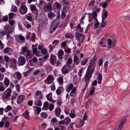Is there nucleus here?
Here are the masks:
<instances>
[{
    "instance_id": "f257e3e1",
    "label": "nucleus",
    "mask_w": 130,
    "mask_h": 130,
    "mask_svg": "<svg viewBox=\"0 0 130 130\" xmlns=\"http://www.w3.org/2000/svg\"><path fill=\"white\" fill-rule=\"evenodd\" d=\"M59 24V22L58 20H54L52 23L50 27V34L52 33L58 27Z\"/></svg>"
},
{
    "instance_id": "f03ea898",
    "label": "nucleus",
    "mask_w": 130,
    "mask_h": 130,
    "mask_svg": "<svg viewBox=\"0 0 130 130\" xmlns=\"http://www.w3.org/2000/svg\"><path fill=\"white\" fill-rule=\"evenodd\" d=\"M19 11L22 14H25L27 11V8L26 6L24 4L21 6V9H19Z\"/></svg>"
},
{
    "instance_id": "7ed1b4c3",
    "label": "nucleus",
    "mask_w": 130,
    "mask_h": 130,
    "mask_svg": "<svg viewBox=\"0 0 130 130\" xmlns=\"http://www.w3.org/2000/svg\"><path fill=\"white\" fill-rule=\"evenodd\" d=\"M26 60L25 58L23 56H20L18 59V64L19 66L23 65L25 63Z\"/></svg>"
},
{
    "instance_id": "20e7f679",
    "label": "nucleus",
    "mask_w": 130,
    "mask_h": 130,
    "mask_svg": "<svg viewBox=\"0 0 130 130\" xmlns=\"http://www.w3.org/2000/svg\"><path fill=\"white\" fill-rule=\"evenodd\" d=\"M54 80V78L53 77L50 75H49L47 78L44 80V83L45 84H50Z\"/></svg>"
},
{
    "instance_id": "39448f33",
    "label": "nucleus",
    "mask_w": 130,
    "mask_h": 130,
    "mask_svg": "<svg viewBox=\"0 0 130 130\" xmlns=\"http://www.w3.org/2000/svg\"><path fill=\"white\" fill-rule=\"evenodd\" d=\"M24 99L23 95H21L18 96L17 99V103L18 104H21Z\"/></svg>"
},
{
    "instance_id": "423d86ee",
    "label": "nucleus",
    "mask_w": 130,
    "mask_h": 130,
    "mask_svg": "<svg viewBox=\"0 0 130 130\" xmlns=\"http://www.w3.org/2000/svg\"><path fill=\"white\" fill-rule=\"evenodd\" d=\"M54 59L55 61L57 59L56 56L54 55H51L50 58V62L53 66H54L55 63H56V62H54Z\"/></svg>"
},
{
    "instance_id": "0eeeda50",
    "label": "nucleus",
    "mask_w": 130,
    "mask_h": 130,
    "mask_svg": "<svg viewBox=\"0 0 130 130\" xmlns=\"http://www.w3.org/2000/svg\"><path fill=\"white\" fill-rule=\"evenodd\" d=\"M75 37L76 39L79 42L80 41V37H82L83 35H84L81 33L78 32H75Z\"/></svg>"
},
{
    "instance_id": "6e6552de",
    "label": "nucleus",
    "mask_w": 130,
    "mask_h": 130,
    "mask_svg": "<svg viewBox=\"0 0 130 130\" xmlns=\"http://www.w3.org/2000/svg\"><path fill=\"white\" fill-rule=\"evenodd\" d=\"M96 54H95L94 57L91 60L89 64L90 65V67L94 66L95 63V61H96L97 59V58H96Z\"/></svg>"
},
{
    "instance_id": "1a4fd4ad",
    "label": "nucleus",
    "mask_w": 130,
    "mask_h": 130,
    "mask_svg": "<svg viewBox=\"0 0 130 130\" xmlns=\"http://www.w3.org/2000/svg\"><path fill=\"white\" fill-rule=\"evenodd\" d=\"M41 20V22L40 23V24H39V27L38 28V32L40 33V31H41L40 30V27H41L42 28H44L45 27V23L44 21V20Z\"/></svg>"
},
{
    "instance_id": "9d476101",
    "label": "nucleus",
    "mask_w": 130,
    "mask_h": 130,
    "mask_svg": "<svg viewBox=\"0 0 130 130\" xmlns=\"http://www.w3.org/2000/svg\"><path fill=\"white\" fill-rule=\"evenodd\" d=\"M29 112L28 110H26L25 112L22 114V115L23 117H25V118L27 120H29Z\"/></svg>"
},
{
    "instance_id": "9b49d317",
    "label": "nucleus",
    "mask_w": 130,
    "mask_h": 130,
    "mask_svg": "<svg viewBox=\"0 0 130 130\" xmlns=\"http://www.w3.org/2000/svg\"><path fill=\"white\" fill-rule=\"evenodd\" d=\"M64 54V52L61 49L58 52V57L59 58L62 59L63 58V57H61Z\"/></svg>"
},
{
    "instance_id": "f8f14e48",
    "label": "nucleus",
    "mask_w": 130,
    "mask_h": 130,
    "mask_svg": "<svg viewBox=\"0 0 130 130\" xmlns=\"http://www.w3.org/2000/svg\"><path fill=\"white\" fill-rule=\"evenodd\" d=\"M35 95L37 96H38L39 95H40V96L39 98L38 99H39L40 100L42 99L43 97V94L39 90L37 91L36 92V93L35 94Z\"/></svg>"
},
{
    "instance_id": "ddd939ff",
    "label": "nucleus",
    "mask_w": 130,
    "mask_h": 130,
    "mask_svg": "<svg viewBox=\"0 0 130 130\" xmlns=\"http://www.w3.org/2000/svg\"><path fill=\"white\" fill-rule=\"evenodd\" d=\"M61 111V109L60 107H58L56 108L55 110L56 115L59 117V116Z\"/></svg>"
},
{
    "instance_id": "4468645a",
    "label": "nucleus",
    "mask_w": 130,
    "mask_h": 130,
    "mask_svg": "<svg viewBox=\"0 0 130 130\" xmlns=\"http://www.w3.org/2000/svg\"><path fill=\"white\" fill-rule=\"evenodd\" d=\"M126 120L124 119L119 124L118 126L119 130H121L122 127H123V125L124 124Z\"/></svg>"
},
{
    "instance_id": "2eb2a0df",
    "label": "nucleus",
    "mask_w": 130,
    "mask_h": 130,
    "mask_svg": "<svg viewBox=\"0 0 130 130\" xmlns=\"http://www.w3.org/2000/svg\"><path fill=\"white\" fill-rule=\"evenodd\" d=\"M53 6L56 7L58 9H60L61 8V6L59 3L56 2L54 4Z\"/></svg>"
},
{
    "instance_id": "dca6fc26",
    "label": "nucleus",
    "mask_w": 130,
    "mask_h": 130,
    "mask_svg": "<svg viewBox=\"0 0 130 130\" xmlns=\"http://www.w3.org/2000/svg\"><path fill=\"white\" fill-rule=\"evenodd\" d=\"M92 75V74H91V75H90V76H88L86 75L85 76V81L86 84H89V81H88V80L90 79V78L91 77Z\"/></svg>"
},
{
    "instance_id": "f3484780",
    "label": "nucleus",
    "mask_w": 130,
    "mask_h": 130,
    "mask_svg": "<svg viewBox=\"0 0 130 130\" xmlns=\"http://www.w3.org/2000/svg\"><path fill=\"white\" fill-rule=\"evenodd\" d=\"M11 93L10 92H8L6 94V96L3 97V99H9L11 95Z\"/></svg>"
},
{
    "instance_id": "a211bd4d",
    "label": "nucleus",
    "mask_w": 130,
    "mask_h": 130,
    "mask_svg": "<svg viewBox=\"0 0 130 130\" xmlns=\"http://www.w3.org/2000/svg\"><path fill=\"white\" fill-rule=\"evenodd\" d=\"M52 93H50L49 94H48L46 96V98L47 99V100L51 102L52 101Z\"/></svg>"
},
{
    "instance_id": "6ab92c4d",
    "label": "nucleus",
    "mask_w": 130,
    "mask_h": 130,
    "mask_svg": "<svg viewBox=\"0 0 130 130\" xmlns=\"http://www.w3.org/2000/svg\"><path fill=\"white\" fill-rule=\"evenodd\" d=\"M4 83L6 86H9L10 84V81L7 78H5Z\"/></svg>"
},
{
    "instance_id": "aec40b11",
    "label": "nucleus",
    "mask_w": 130,
    "mask_h": 130,
    "mask_svg": "<svg viewBox=\"0 0 130 130\" xmlns=\"http://www.w3.org/2000/svg\"><path fill=\"white\" fill-rule=\"evenodd\" d=\"M18 95V94L16 92H14L13 93V95L11 96L12 100H13L16 99Z\"/></svg>"
},
{
    "instance_id": "412c9836",
    "label": "nucleus",
    "mask_w": 130,
    "mask_h": 130,
    "mask_svg": "<svg viewBox=\"0 0 130 130\" xmlns=\"http://www.w3.org/2000/svg\"><path fill=\"white\" fill-rule=\"evenodd\" d=\"M15 74L17 75V77L18 80H20L21 79L22 75L19 72H15Z\"/></svg>"
},
{
    "instance_id": "4be33fe9",
    "label": "nucleus",
    "mask_w": 130,
    "mask_h": 130,
    "mask_svg": "<svg viewBox=\"0 0 130 130\" xmlns=\"http://www.w3.org/2000/svg\"><path fill=\"white\" fill-rule=\"evenodd\" d=\"M104 39V38H102L101 39L100 41H99V42H100L99 45H100L101 46L103 47H106V45H104L103 44V40Z\"/></svg>"
},
{
    "instance_id": "5701e85b",
    "label": "nucleus",
    "mask_w": 130,
    "mask_h": 130,
    "mask_svg": "<svg viewBox=\"0 0 130 130\" xmlns=\"http://www.w3.org/2000/svg\"><path fill=\"white\" fill-rule=\"evenodd\" d=\"M92 101V99H89L86 103V105L88 106H89V105H91Z\"/></svg>"
},
{
    "instance_id": "b1692460",
    "label": "nucleus",
    "mask_w": 130,
    "mask_h": 130,
    "mask_svg": "<svg viewBox=\"0 0 130 130\" xmlns=\"http://www.w3.org/2000/svg\"><path fill=\"white\" fill-rule=\"evenodd\" d=\"M108 61H106L104 63V72H106L107 71V69L108 68Z\"/></svg>"
},
{
    "instance_id": "393cba45",
    "label": "nucleus",
    "mask_w": 130,
    "mask_h": 130,
    "mask_svg": "<svg viewBox=\"0 0 130 130\" xmlns=\"http://www.w3.org/2000/svg\"><path fill=\"white\" fill-rule=\"evenodd\" d=\"M87 118H88L86 114H85L84 115V116L83 118V120L80 121L82 123H83V124L82 125V126L84 124V121L83 120H86L87 119Z\"/></svg>"
},
{
    "instance_id": "a878e982",
    "label": "nucleus",
    "mask_w": 130,
    "mask_h": 130,
    "mask_svg": "<svg viewBox=\"0 0 130 130\" xmlns=\"http://www.w3.org/2000/svg\"><path fill=\"white\" fill-rule=\"evenodd\" d=\"M55 16V14L53 12H49L48 13V17L50 18H53Z\"/></svg>"
},
{
    "instance_id": "bb28decb",
    "label": "nucleus",
    "mask_w": 130,
    "mask_h": 130,
    "mask_svg": "<svg viewBox=\"0 0 130 130\" xmlns=\"http://www.w3.org/2000/svg\"><path fill=\"white\" fill-rule=\"evenodd\" d=\"M95 88L94 86L92 87L91 89V90L89 92L90 94L91 95L93 94V93H94V92H95Z\"/></svg>"
},
{
    "instance_id": "cd10ccee",
    "label": "nucleus",
    "mask_w": 130,
    "mask_h": 130,
    "mask_svg": "<svg viewBox=\"0 0 130 130\" xmlns=\"http://www.w3.org/2000/svg\"><path fill=\"white\" fill-rule=\"evenodd\" d=\"M62 73L64 75H66L67 73H68L70 72V70L67 69L61 70Z\"/></svg>"
},
{
    "instance_id": "c85d7f7f",
    "label": "nucleus",
    "mask_w": 130,
    "mask_h": 130,
    "mask_svg": "<svg viewBox=\"0 0 130 130\" xmlns=\"http://www.w3.org/2000/svg\"><path fill=\"white\" fill-rule=\"evenodd\" d=\"M46 8L50 10L52 8V6H51V4L50 3H48V5H47V7H44V8L45 10H46Z\"/></svg>"
},
{
    "instance_id": "c756f323",
    "label": "nucleus",
    "mask_w": 130,
    "mask_h": 130,
    "mask_svg": "<svg viewBox=\"0 0 130 130\" xmlns=\"http://www.w3.org/2000/svg\"><path fill=\"white\" fill-rule=\"evenodd\" d=\"M77 29H81L79 31L82 32H83V28L81 27L80 23H79L77 26Z\"/></svg>"
},
{
    "instance_id": "7c9ffc66",
    "label": "nucleus",
    "mask_w": 130,
    "mask_h": 130,
    "mask_svg": "<svg viewBox=\"0 0 130 130\" xmlns=\"http://www.w3.org/2000/svg\"><path fill=\"white\" fill-rule=\"evenodd\" d=\"M41 116L44 118H46L47 117V115L45 112H42L41 113Z\"/></svg>"
},
{
    "instance_id": "2f4dec72",
    "label": "nucleus",
    "mask_w": 130,
    "mask_h": 130,
    "mask_svg": "<svg viewBox=\"0 0 130 130\" xmlns=\"http://www.w3.org/2000/svg\"><path fill=\"white\" fill-rule=\"evenodd\" d=\"M37 101H36L35 102V105H37L39 107H41L42 105V103L41 101L40 100H39L38 101L37 104L36 103Z\"/></svg>"
},
{
    "instance_id": "473e14b6",
    "label": "nucleus",
    "mask_w": 130,
    "mask_h": 130,
    "mask_svg": "<svg viewBox=\"0 0 130 130\" xmlns=\"http://www.w3.org/2000/svg\"><path fill=\"white\" fill-rule=\"evenodd\" d=\"M57 80L59 82V85H60V83L61 84L63 83V78L61 77H59L57 79Z\"/></svg>"
},
{
    "instance_id": "72a5a7b5",
    "label": "nucleus",
    "mask_w": 130,
    "mask_h": 130,
    "mask_svg": "<svg viewBox=\"0 0 130 130\" xmlns=\"http://www.w3.org/2000/svg\"><path fill=\"white\" fill-rule=\"evenodd\" d=\"M30 9L31 10L34 11L36 9V6L34 5H30Z\"/></svg>"
},
{
    "instance_id": "f704fd0d",
    "label": "nucleus",
    "mask_w": 130,
    "mask_h": 130,
    "mask_svg": "<svg viewBox=\"0 0 130 130\" xmlns=\"http://www.w3.org/2000/svg\"><path fill=\"white\" fill-rule=\"evenodd\" d=\"M108 12L106 11H105L104 10L102 16H103L105 18H107L108 16Z\"/></svg>"
},
{
    "instance_id": "c9c22d12",
    "label": "nucleus",
    "mask_w": 130,
    "mask_h": 130,
    "mask_svg": "<svg viewBox=\"0 0 130 130\" xmlns=\"http://www.w3.org/2000/svg\"><path fill=\"white\" fill-rule=\"evenodd\" d=\"M64 120L66 122V123H70L71 121L70 118L68 116L65 118Z\"/></svg>"
},
{
    "instance_id": "e433bc0d",
    "label": "nucleus",
    "mask_w": 130,
    "mask_h": 130,
    "mask_svg": "<svg viewBox=\"0 0 130 130\" xmlns=\"http://www.w3.org/2000/svg\"><path fill=\"white\" fill-rule=\"evenodd\" d=\"M93 15V19H94V18H96L97 16V13L96 11H93V14H92V16Z\"/></svg>"
},
{
    "instance_id": "4c0bfd02",
    "label": "nucleus",
    "mask_w": 130,
    "mask_h": 130,
    "mask_svg": "<svg viewBox=\"0 0 130 130\" xmlns=\"http://www.w3.org/2000/svg\"><path fill=\"white\" fill-rule=\"evenodd\" d=\"M9 47H7L3 51L4 53H7L9 52Z\"/></svg>"
},
{
    "instance_id": "58836bf2",
    "label": "nucleus",
    "mask_w": 130,
    "mask_h": 130,
    "mask_svg": "<svg viewBox=\"0 0 130 130\" xmlns=\"http://www.w3.org/2000/svg\"><path fill=\"white\" fill-rule=\"evenodd\" d=\"M41 110V108L40 107H37L36 109V111L37 112V114L38 115Z\"/></svg>"
},
{
    "instance_id": "ea45409f",
    "label": "nucleus",
    "mask_w": 130,
    "mask_h": 130,
    "mask_svg": "<svg viewBox=\"0 0 130 130\" xmlns=\"http://www.w3.org/2000/svg\"><path fill=\"white\" fill-rule=\"evenodd\" d=\"M61 64V63L60 61L58 60L57 61V62H56V63H55L54 65H55V66L56 67H58L60 66Z\"/></svg>"
},
{
    "instance_id": "a19ab883",
    "label": "nucleus",
    "mask_w": 130,
    "mask_h": 130,
    "mask_svg": "<svg viewBox=\"0 0 130 130\" xmlns=\"http://www.w3.org/2000/svg\"><path fill=\"white\" fill-rule=\"evenodd\" d=\"M8 18L7 15L3 17L2 19V20L3 21L6 22L8 20Z\"/></svg>"
},
{
    "instance_id": "79ce46f5",
    "label": "nucleus",
    "mask_w": 130,
    "mask_h": 130,
    "mask_svg": "<svg viewBox=\"0 0 130 130\" xmlns=\"http://www.w3.org/2000/svg\"><path fill=\"white\" fill-rule=\"evenodd\" d=\"M87 14L88 15H91V17H92V13H85L82 16V18L81 19V20H84V18L85 17V15H86Z\"/></svg>"
},
{
    "instance_id": "37998d69",
    "label": "nucleus",
    "mask_w": 130,
    "mask_h": 130,
    "mask_svg": "<svg viewBox=\"0 0 130 130\" xmlns=\"http://www.w3.org/2000/svg\"><path fill=\"white\" fill-rule=\"evenodd\" d=\"M17 8L16 6H14V7H12L11 11L16 12L17 11Z\"/></svg>"
},
{
    "instance_id": "c03bdc74",
    "label": "nucleus",
    "mask_w": 130,
    "mask_h": 130,
    "mask_svg": "<svg viewBox=\"0 0 130 130\" xmlns=\"http://www.w3.org/2000/svg\"><path fill=\"white\" fill-rule=\"evenodd\" d=\"M14 14V13L12 12L9 13L8 15L9 19H11L13 18Z\"/></svg>"
},
{
    "instance_id": "a18cd8bd",
    "label": "nucleus",
    "mask_w": 130,
    "mask_h": 130,
    "mask_svg": "<svg viewBox=\"0 0 130 130\" xmlns=\"http://www.w3.org/2000/svg\"><path fill=\"white\" fill-rule=\"evenodd\" d=\"M54 106L53 104H51L50 105L49 107V110L51 111H52L54 109Z\"/></svg>"
},
{
    "instance_id": "49530a36",
    "label": "nucleus",
    "mask_w": 130,
    "mask_h": 130,
    "mask_svg": "<svg viewBox=\"0 0 130 130\" xmlns=\"http://www.w3.org/2000/svg\"><path fill=\"white\" fill-rule=\"evenodd\" d=\"M19 37L21 40L23 41L25 40V37L21 34L19 35Z\"/></svg>"
},
{
    "instance_id": "de8ad7c7",
    "label": "nucleus",
    "mask_w": 130,
    "mask_h": 130,
    "mask_svg": "<svg viewBox=\"0 0 130 130\" xmlns=\"http://www.w3.org/2000/svg\"><path fill=\"white\" fill-rule=\"evenodd\" d=\"M59 41L58 40H54L52 43V44H56L55 46L57 45L59 43Z\"/></svg>"
},
{
    "instance_id": "09e8293b",
    "label": "nucleus",
    "mask_w": 130,
    "mask_h": 130,
    "mask_svg": "<svg viewBox=\"0 0 130 130\" xmlns=\"http://www.w3.org/2000/svg\"><path fill=\"white\" fill-rule=\"evenodd\" d=\"M57 121V120L56 119V118H54L52 119L51 120V122L52 123H53V124H54Z\"/></svg>"
},
{
    "instance_id": "8fccbe9b",
    "label": "nucleus",
    "mask_w": 130,
    "mask_h": 130,
    "mask_svg": "<svg viewBox=\"0 0 130 130\" xmlns=\"http://www.w3.org/2000/svg\"><path fill=\"white\" fill-rule=\"evenodd\" d=\"M41 51L42 54H45L47 53V51L45 48L43 49Z\"/></svg>"
},
{
    "instance_id": "3c124183",
    "label": "nucleus",
    "mask_w": 130,
    "mask_h": 130,
    "mask_svg": "<svg viewBox=\"0 0 130 130\" xmlns=\"http://www.w3.org/2000/svg\"><path fill=\"white\" fill-rule=\"evenodd\" d=\"M66 17V14L65 12L63 11L62 12V14L61 15V17L62 19Z\"/></svg>"
},
{
    "instance_id": "603ef678",
    "label": "nucleus",
    "mask_w": 130,
    "mask_h": 130,
    "mask_svg": "<svg viewBox=\"0 0 130 130\" xmlns=\"http://www.w3.org/2000/svg\"><path fill=\"white\" fill-rule=\"evenodd\" d=\"M88 58L86 59L84 62H82L81 64L82 66H84L86 64V62L88 61Z\"/></svg>"
},
{
    "instance_id": "864d4df0",
    "label": "nucleus",
    "mask_w": 130,
    "mask_h": 130,
    "mask_svg": "<svg viewBox=\"0 0 130 130\" xmlns=\"http://www.w3.org/2000/svg\"><path fill=\"white\" fill-rule=\"evenodd\" d=\"M95 0H92L89 4V6H90L91 5L93 6L95 3Z\"/></svg>"
},
{
    "instance_id": "5fc2aeb1",
    "label": "nucleus",
    "mask_w": 130,
    "mask_h": 130,
    "mask_svg": "<svg viewBox=\"0 0 130 130\" xmlns=\"http://www.w3.org/2000/svg\"><path fill=\"white\" fill-rule=\"evenodd\" d=\"M112 39L113 42V44H115V43H117V40L116 38L114 36H112Z\"/></svg>"
},
{
    "instance_id": "6e6d98bb",
    "label": "nucleus",
    "mask_w": 130,
    "mask_h": 130,
    "mask_svg": "<svg viewBox=\"0 0 130 130\" xmlns=\"http://www.w3.org/2000/svg\"><path fill=\"white\" fill-rule=\"evenodd\" d=\"M4 59L6 62H8L9 60V57L7 55L4 56Z\"/></svg>"
},
{
    "instance_id": "4d7b16f0",
    "label": "nucleus",
    "mask_w": 130,
    "mask_h": 130,
    "mask_svg": "<svg viewBox=\"0 0 130 130\" xmlns=\"http://www.w3.org/2000/svg\"><path fill=\"white\" fill-rule=\"evenodd\" d=\"M16 88L17 90V91L18 92H19L20 91V85L19 84H17L16 86Z\"/></svg>"
},
{
    "instance_id": "13d9d810",
    "label": "nucleus",
    "mask_w": 130,
    "mask_h": 130,
    "mask_svg": "<svg viewBox=\"0 0 130 130\" xmlns=\"http://www.w3.org/2000/svg\"><path fill=\"white\" fill-rule=\"evenodd\" d=\"M78 60V58L77 56L75 55L74 57L73 62H77Z\"/></svg>"
},
{
    "instance_id": "bf43d9fd",
    "label": "nucleus",
    "mask_w": 130,
    "mask_h": 130,
    "mask_svg": "<svg viewBox=\"0 0 130 130\" xmlns=\"http://www.w3.org/2000/svg\"><path fill=\"white\" fill-rule=\"evenodd\" d=\"M78 79V77L77 75H75L74 76L73 78V81L74 82H76Z\"/></svg>"
},
{
    "instance_id": "052dcab7",
    "label": "nucleus",
    "mask_w": 130,
    "mask_h": 130,
    "mask_svg": "<svg viewBox=\"0 0 130 130\" xmlns=\"http://www.w3.org/2000/svg\"><path fill=\"white\" fill-rule=\"evenodd\" d=\"M10 125V122L8 121H7L6 122L5 124V126L6 127H8Z\"/></svg>"
},
{
    "instance_id": "680f3d73",
    "label": "nucleus",
    "mask_w": 130,
    "mask_h": 130,
    "mask_svg": "<svg viewBox=\"0 0 130 130\" xmlns=\"http://www.w3.org/2000/svg\"><path fill=\"white\" fill-rule=\"evenodd\" d=\"M112 41L110 39H107V44L109 45H111L112 44Z\"/></svg>"
},
{
    "instance_id": "e2e57ef3",
    "label": "nucleus",
    "mask_w": 130,
    "mask_h": 130,
    "mask_svg": "<svg viewBox=\"0 0 130 130\" xmlns=\"http://www.w3.org/2000/svg\"><path fill=\"white\" fill-rule=\"evenodd\" d=\"M10 27V25L8 24L7 25H6L4 27L5 29L7 30H9V28Z\"/></svg>"
},
{
    "instance_id": "0e129e2a",
    "label": "nucleus",
    "mask_w": 130,
    "mask_h": 130,
    "mask_svg": "<svg viewBox=\"0 0 130 130\" xmlns=\"http://www.w3.org/2000/svg\"><path fill=\"white\" fill-rule=\"evenodd\" d=\"M72 62V60L71 58H69L66 63H67L69 64H71Z\"/></svg>"
},
{
    "instance_id": "69168bd1",
    "label": "nucleus",
    "mask_w": 130,
    "mask_h": 130,
    "mask_svg": "<svg viewBox=\"0 0 130 130\" xmlns=\"http://www.w3.org/2000/svg\"><path fill=\"white\" fill-rule=\"evenodd\" d=\"M22 51L23 52H26L27 51V47L26 46H24L23 47H22Z\"/></svg>"
},
{
    "instance_id": "338daca9",
    "label": "nucleus",
    "mask_w": 130,
    "mask_h": 130,
    "mask_svg": "<svg viewBox=\"0 0 130 130\" xmlns=\"http://www.w3.org/2000/svg\"><path fill=\"white\" fill-rule=\"evenodd\" d=\"M58 127H60L61 128V130H66V126L60 125V126H58Z\"/></svg>"
},
{
    "instance_id": "774afa93",
    "label": "nucleus",
    "mask_w": 130,
    "mask_h": 130,
    "mask_svg": "<svg viewBox=\"0 0 130 130\" xmlns=\"http://www.w3.org/2000/svg\"><path fill=\"white\" fill-rule=\"evenodd\" d=\"M33 102L32 100H30L28 102V105L30 106H31L32 105Z\"/></svg>"
}]
</instances>
